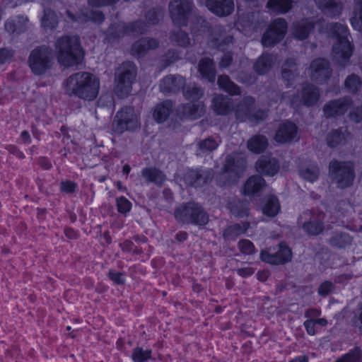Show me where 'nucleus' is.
I'll list each match as a JSON object with an SVG mask.
<instances>
[{
  "label": "nucleus",
  "instance_id": "nucleus-19",
  "mask_svg": "<svg viewBox=\"0 0 362 362\" xmlns=\"http://www.w3.org/2000/svg\"><path fill=\"white\" fill-rule=\"evenodd\" d=\"M308 72L311 77L315 80H317L319 78H327L330 73L328 64L323 59L313 61Z\"/></svg>",
  "mask_w": 362,
  "mask_h": 362
},
{
  "label": "nucleus",
  "instance_id": "nucleus-55",
  "mask_svg": "<svg viewBox=\"0 0 362 362\" xmlns=\"http://www.w3.org/2000/svg\"><path fill=\"white\" fill-rule=\"evenodd\" d=\"M237 272L240 276L243 277H247L252 275L254 273V269L252 267H245L238 269L237 270Z\"/></svg>",
  "mask_w": 362,
  "mask_h": 362
},
{
  "label": "nucleus",
  "instance_id": "nucleus-43",
  "mask_svg": "<svg viewBox=\"0 0 362 362\" xmlns=\"http://www.w3.org/2000/svg\"><path fill=\"white\" fill-rule=\"evenodd\" d=\"M57 19L56 14L51 11H46L42 19V25L45 28H52L57 25Z\"/></svg>",
  "mask_w": 362,
  "mask_h": 362
},
{
  "label": "nucleus",
  "instance_id": "nucleus-15",
  "mask_svg": "<svg viewBox=\"0 0 362 362\" xmlns=\"http://www.w3.org/2000/svg\"><path fill=\"white\" fill-rule=\"evenodd\" d=\"M206 6L211 12L220 16L230 14L234 8L233 0H207Z\"/></svg>",
  "mask_w": 362,
  "mask_h": 362
},
{
  "label": "nucleus",
  "instance_id": "nucleus-31",
  "mask_svg": "<svg viewBox=\"0 0 362 362\" xmlns=\"http://www.w3.org/2000/svg\"><path fill=\"white\" fill-rule=\"evenodd\" d=\"M268 8L278 13H284L288 11L291 7V0H270L267 4Z\"/></svg>",
  "mask_w": 362,
  "mask_h": 362
},
{
  "label": "nucleus",
  "instance_id": "nucleus-11",
  "mask_svg": "<svg viewBox=\"0 0 362 362\" xmlns=\"http://www.w3.org/2000/svg\"><path fill=\"white\" fill-rule=\"evenodd\" d=\"M260 258L262 261L270 264H281L291 260V252L286 245L281 244L279 250L275 253L262 251Z\"/></svg>",
  "mask_w": 362,
  "mask_h": 362
},
{
  "label": "nucleus",
  "instance_id": "nucleus-27",
  "mask_svg": "<svg viewBox=\"0 0 362 362\" xmlns=\"http://www.w3.org/2000/svg\"><path fill=\"white\" fill-rule=\"evenodd\" d=\"M267 146V140L264 136H255L251 138L247 143L248 149L254 153H260Z\"/></svg>",
  "mask_w": 362,
  "mask_h": 362
},
{
  "label": "nucleus",
  "instance_id": "nucleus-41",
  "mask_svg": "<svg viewBox=\"0 0 362 362\" xmlns=\"http://www.w3.org/2000/svg\"><path fill=\"white\" fill-rule=\"evenodd\" d=\"M272 57L269 55L262 56L255 65V69L257 72L260 74L266 73L269 68L271 66Z\"/></svg>",
  "mask_w": 362,
  "mask_h": 362
},
{
  "label": "nucleus",
  "instance_id": "nucleus-56",
  "mask_svg": "<svg viewBox=\"0 0 362 362\" xmlns=\"http://www.w3.org/2000/svg\"><path fill=\"white\" fill-rule=\"evenodd\" d=\"M117 0H89V4L93 6H101L111 3H114Z\"/></svg>",
  "mask_w": 362,
  "mask_h": 362
},
{
  "label": "nucleus",
  "instance_id": "nucleus-44",
  "mask_svg": "<svg viewBox=\"0 0 362 362\" xmlns=\"http://www.w3.org/2000/svg\"><path fill=\"white\" fill-rule=\"evenodd\" d=\"M116 204L117 210L121 214L128 213L130 211L132 206V203L124 197L117 198Z\"/></svg>",
  "mask_w": 362,
  "mask_h": 362
},
{
  "label": "nucleus",
  "instance_id": "nucleus-35",
  "mask_svg": "<svg viewBox=\"0 0 362 362\" xmlns=\"http://www.w3.org/2000/svg\"><path fill=\"white\" fill-rule=\"evenodd\" d=\"M218 83L221 88L232 95H236L240 93L239 88L231 82L227 76H221L218 78Z\"/></svg>",
  "mask_w": 362,
  "mask_h": 362
},
{
  "label": "nucleus",
  "instance_id": "nucleus-47",
  "mask_svg": "<svg viewBox=\"0 0 362 362\" xmlns=\"http://www.w3.org/2000/svg\"><path fill=\"white\" fill-rule=\"evenodd\" d=\"M240 250L246 255L252 254L255 252V247L252 243L248 240H242L238 243Z\"/></svg>",
  "mask_w": 362,
  "mask_h": 362
},
{
  "label": "nucleus",
  "instance_id": "nucleus-34",
  "mask_svg": "<svg viewBox=\"0 0 362 362\" xmlns=\"http://www.w3.org/2000/svg\"><path fill=\"white\" fill-rule=\"evenodd\" d=\"M299 175L303 179L313 182L318 177L319 170L315 165H310L302 168L299 171Z\"/></svg>",
  "mask_w": 362,
  "mask_h": 362
},
{
  "label": "nucleus",
  "instance_id": "nucleus-1",
  "mask_svg": "<svg viewBox=\"0 0 362 362\" xmlns=\"http://www.w3.org/2000/svg\"><path fill=\"white\" fill-rule=\"evenodd\" d=\"M100 88V79L86 71L71 75L64 83L65 92L68 95L88 101H93L98 97Z\"/></svg>",
  "mask_w": 362,
  "mask_h": 362
},
{
  "label": "nucleus",
  "instance_id": "nucleus-50",
  "mask_svg": "<svg viewBox=\"0 0 362 362\" xmlns=\"http://www.w3.org/2000/svg\"><path fill=\"white\" fill-rule=\"evenodd\" d=\"M184 94L187 98L198 99L202 95V91L197 87H193L192 90L185 88Z\"/></svg>",
  "mask_w": 362,
  "mask_h": 362
},
{
  "label": "nucleus",
  "instance_id": "nucleus-21",
  "mask_svg": "<svg viewBox=\"0 0 362 362\" xmlns=\"http://www.w3.org/2000/svg\"><path fill=\"white\" fill-rule=\"evenodd\" d=\"M264 180L259 176L250 177L243 188V192L245 195H253L259 192L264 186Z\"/></svg>",
  "mask_w": 362,
  "mask_h": 362
},
{
  "label": "nucleus",
  "instance_id": "nucleus-39",
  "mask_svg": "<svg viewBox=\"0 0 362 362\" xmlns=\"http://www.w3.org/2000/svg\"><path fill=\"white\" fill-rule=\"evenodd\" d=\"M157 45L158 42L154 39H143L134 44V49L138 54H141L145 51L156 47Z\"/></svg>",
  "mask_w": 362,
  "mask_h": 362
},
{
  "label": "nucleus",
  "instance_id": "nucleus-10",
  "mask_svg": "<svg viewBox=\"0 0 362 362\" xmlns=\"http://www.w3.org/2000/svg\"><path fill=\"white\" fill-rule=\"evenodd\" d=\"M191 4L186 0H173L169 6V11L173 23L182 26L186 24Z\"/></svg>",
  "mask_w": 362,
  "mask_h": 362
},
{
  "label": "nucleus",
  "instance_id": "nucleus-36",
  "mask_svg": "<svg viewBox=\"0 0 362 362\" xmlns=\"http://www.w3.org/2000/svg\"><path fill=\"white\" fill-rule=\"evenodd\" d=\"M142 174L147 180L154 182L156 184L160 185L165 180L162 172L155 168L146 169L143 170Z\"/></svg>",
  "mask_w": 362,
  "mask_h": 362
},
{
  "label": "nucleus",
  "instance_id": "nucleus-58",
  "mask_svg": "<svg viewBox=\"0 0 362 362\" xmlns=\"http://www.w3.org/2000/svg\"><path fill=\"white\" fill-rule=\"evenodd\" d=\"M356 326L362 329V305L359 308L354 319Z\"/></svg>",
  "mask_w": 362,
  "mask_h": 362
},
{
  "label": "nucleus",
  "instance_id": "nucleus-54",
  "mask_svg": "<svg viewBox=\"0 0 362 362\" xmlns=\"http://www.w3.org/2000/svg\"><path fill=\"white\" fill-rule=\"evenodd\" d=\"M109 276L112 281L117 284H122L124 282V279L121 273L110 272Z\"/></svg>",
  "mask_w": 362,
  "mask_h": 362
},
{
  "label": "nucleus",
  "instance_id": "nucleus-14",
  "mask_svg": "<svg viewBox=\"0 0 362 362\" xmlns=\"http://www.w3.org/2000/svg\"><path fill=\"white\" fill-rule=\"evenodd\" d=\"M325 24L324 21H314L310 20H304L301 22L297 23L294 26L293 35L298 39L303 40L307 37L310 32L311 28H317L320 33H323V25Z\"/></svg>",
  "mask_w": 362,
  "mask_h": 362
},
{
  "label": "nucleus",
  "instance_id": "nucleus-62",
  "mask_svg": "<svg viewBox=\"0 0 362 362\" xmlns=\"http://www.w3.org/2000/svg\"><path fill=\"white\" fill-rule=\"evenodd\" d=\"M8 51L6 49H0V63H3L7 58L10 57Z\"/></svg>",
  "mask_w": 362,
  "mask_h": 362
},
{
  "label": "nucleus",
  "instance_id": "nucleus-20",
  "mask_svg": "<svg viewBox=\"0 0 362 362\" xmlns=\"http://www.w3.org/2000/svg\"><path fill=\"white\" fill-rule=\"evenodd\" d=\"M204 106L201 103L187 104L179 108V114L181 117L195 119L199 117L204 112Z\"/></svg>",
  "mask_w": 362,
  "mask_h": 362
},
{
  "label": "nucleus",
  "instance_id": "nucleus-57",
  "mask_svg": "<svg viewBox=\"0 0 362 362\" xmlns=\"http://www.w3.org/2000/svg\"><path fill=\"white\" fill-rule=\"evenodd\" d=\"M195 178L197 180L199 179V177L198 176L197 173L194 170H190V171H189L185 179H186L187 182L189 185H194L195 182V180H194Z\"/></svg>",
  "mask_w": 362,
  "mask_h": 362
},
{
  "label": "nucleus",
  "instance_id": "nucleus-2",
  "mask_svg": "<svg viewBox=\"0 0 362 362\" xmlns=\"http://www.w3.org/2000/svg\"><path fill=\"white\" fill-rule=\"evenodd\" d=\"M55 54L58 62L64 66L77 64L83 57V52L76 36H63L55 42Z\"/></svg>",
  "mask_w": 362,
  "mask_h": 362
},
{
  "label": "nucleus",
  "instance_id": "nucleus-28",
  "mask_svg": "<svg viewBox=\"0 0 362 362\" xmlns=\"http://www.w3.org/2000/svg\"><path fill=\"white\" fill-rule=\"evenodd\" d=\"M352 240V238L347 233H339L334 234V235L330 239V243L333 246L339 248H345L347 246L351 245Z\"/></svg>",
  "mask_w": 362,
  "mask_h": 362
},
{
  "label": "nucleus",
  "instance_id": "nucleus-40",
  "mask_svg": "<svg viewBox=\"0 0 362 362\" xmlns=\"http://www.w3.org/2000/svg\"><path fill=\"white\" fill-rule=\"evenodd\" d=\"M151 356V350L143 349L141 347L135 348L132 354V358L134 362H146Z\"/></svg>",
  "mask_w": 362,
  "mask_h": 362
},
{
  "label": "nucleus",
  "instance_id": "nucleus-3",
  "mask_svg": "<svg viewBox=\"0 0 362 362\" xmlns=\"http://www.w3.org/2000/svg\"><path fill=\"white\" fill-rule=\"evenodd\" d=\"M330 29L327 30L329 35L336 37L337 42L333 47L334 57L337 59H348L352 54L351 45L347 38L348 28L343 24H335L329 25Z\"/></svg>",
  "mask_w": 362,
  "mask_h": 362
},
{
  "label": "nucleus",
  "instance_id": "nucleus-42",
  "mask_svg": "<svg viewBox=\"0 0 362 362\" xmlns=\"http://www.w3.org/2000/svg\"><path fill=\"white\" fill-rule=\"evenodd\" d=\"M335 362H362L361 351L358 349H355L338 358Z\"/></svg>",
  "mask_w": 362,
  "mask_h": 362
},
{
  "label": "nucleus",
  "instance_id": "nucleus-64",
  "mask_svg": "<svg viewBox=\"0 0 362 362\" xmlns=\"http://www.w3.org/2000/svg\"><path fill=\"white\" fill-rule=\"evenodd\" d=\"M351 119L356 122H358L362 119V115H358L355 111H352L350 114Z\"/></svg>",
  "mask_w": 362,
  "mask_h": 362
},
{
  "label": "nucleus",
  "instance_id": "nucleus-29",
  "mask_svg": "<svg viewBox=\"0 0 362 362\" xmlns=\"http://www.w3.org/2000/svg\"><path fill=\"white\" fill-rule=\"evenodd\" d=\"M181 82H182L181 77L170 76L163 79L160 87L161 90L164 93L171 92L173 91L178 86V83Z\"/></svg>",
  "mask_w": 362,
  "mask_h": 362
},
{
  "label": "nucleus",
  "instance_id": "nucleus-63",
  "mask_svg": "<svg viewBox=\"0 0 362 362\" xmlns=\"http://www.w3.org/2000/svg\"><path fill=\"white\" fill-rule=\"evenodd\" d=\"M6 28L8 31L17 32L18 30L15 22L13 23L10 21L7 22L6 23Z\"/></svg>",
  "mask_w": 362,
  "mask_h": 362
},
{
  "label": "nucleus",
  "instance_id": "nucleus-13",
  "mask_svg": "<svg viewBox=\"0 0 362 362\" xmlns=\"http://www.w3.org/2000/svg\"><path fill=\"white\" fill-rule=\"evenodd\" d=\"M245 168V161L243 158L235 160L233 158H229L225 164V170L223 173V177H230L233 178V181L228 180L224 182L223 185H230L233 182L235 181L241 174L243 173Z\"/></svg>",
  "mask_w": 362,
  "mask_h": 362
},
{
  "label": "nucleus",
  "instance_id": "nucleus-24",
  "mask_svg": "<svg viewBox=\"0 0 362 362\" xmlns=\"http://www.w3.org/2000/svg\"><path fill=\"white\" fill-rule=\"evenodd\" d=\"M173 104L170 101H165L158 105L153 111V116L158 122H163L166 120L171 112Z\"/></svg>",
  "mask_w": 362,
  "mask_h": 362
},
{
  "label": "nucleus",
  "instance_id": "nucleus-38",
  "mask_svg": "<svg viewBox=\"0 0 362 362\" xmlns=\"http://www.w3.org/2000/svg\"><path fill=\"white\" fill-rule=\"evenodd\" d=\"M230 212L235 216L243 217L248 215V207L245 202L237 201L229 205Z\"/></svg>",
  "mask_w": 362,
  "mask_h": 362
},
{
  "label": "nucleus",
  "instance_id": "nucleus-46",
  "mask_svg": "<svg viewBox=\"0 0 362 362\" xmlns=\"http://www.w3.org/2000/svg\"><path fill=\"white\" fill-rule=\"evenodd\" d=\"M250 226L249 223L244 222L241 224L235 225L230 227L225 233L224 235L227 236L229 233H234L236 235L244 233L247 231Z\"/></svg>",
  "mask_w": 362,
  "mask_h": 362
},
{
  "label": "nucleus",
  "instance_id": "nucleus-23",
  "mask_svg": "<svg viewBox=\"0 0 362 362\" xmlns=\"http://www.w3.org/2000/svg\"><path fill=\"white\" fill-rule=\"evenodd\" d=\"M349 105L346 100L334 101L325 105L324 112L327 117H334L344 113Z\"/></svg>",
  "mask_w": 362,
  "mask_h": 362
},
{
  "label": "nucleus",
  "instance_id": "nucleus-60",
  "mask_svg": "<svg viewBox=\"0 0 362 362\" xmlns=\"http://www.w3.org/2000/svg\"><path fill=\"white\" fill-rule=\"evenodd\" d=\"M89 18L91 21L99 23L103 21L104 17H103V15L102 14V13L97 11V12L93 13L91 14V16L89 17Z\"/></svg>",
  "mask_w": 362,
  "mask_h": 362
},
{
  "label": "nucleus",
  "instance_id": "nucleus-45",
  "mask_svg": "<svg viewBox=\"0 0 362 362\" xmlns=\"http://www.w3.org/2000/svg\"><path fill=\"white\" fill-rule=\"evenodd\" d=\"M219 144V141L214 139L209 138L206 140L201 141L199 144V150L202 152L211 151L216 149Z\"/></svg>",
  "mask_w": 362,
  "mask_h": 362
},
{
  "label": "nucleus",
  "instance_id": "nucleus-25",
  "mask_svg": "<svg viewBox=\"0 0 362 362\" xmlns=\"http://www.w3.org/2000/svg\"><path fill=\"white\" fill-rule=\"evenodd\" d=\"M230 99L219 95L213 100V108L218 115H227L230 110Z\"/></svg>",
  "mask_w": 362,
  "mask_h": 362
},
{
  "label": "nucleus",
  "instance_id": "nucleus-37",
  "mask_svg": "<svg viewBox=\"0 0 362 362\" xmlns=\"http://www.w3.org/2000/svg\"><path fill=\"white\" fill-rule=\"evenodd\" d=\"M305 232L310 235H318L322 230V225L315 217H312L308 222L303 224Z\"/></svg>",
  "mask_w": 362,
  "mask_h": 362
},
{
  "label": "nucleus",
  "instance_id": "nucleus-6",
  "mask_svg": "<svg viewBox=\"0 0 362 362\" xmlns=\"http://www.w3.org/2000/svg\"><path fill=\"white\" fill-rule=\"evenodd\" d=\"M329 175L339 187H346L354 180L352 164L332 161L329 164Z\"/></svg>",
  "mask_w": 362,
  "mask_h": 362
},
{
  "label": "nucleus",
  "instance_id": "nucleus-26",
  "mask_svg": "<svg viewBox=\"0 0 362 362\" xmlns=\"http://www.w3.org/2000/svg\"><path fill=\"white\" fill-rule=\"evenodd\" d=\"M199 71L201 75L209 81H214L215 71L212 62L209 59H203L199 64Z\"/></svg>",
  "mask_w": 362,
  "mask_h": 362
},
{
  "label": "nucleus",
  "instance_id": "nucleus-51",
  "mask_svg": "<svg viewBox=\"0 0 362 362\" xmlns=\"http://www.w3.org/2000/svg\"><path fill=\"white\" fill-rule=\"evenodd\" d=\"M172 39L180 45H185L189 42L188 37L182 32L173 34L172 36Z\"/></svg>",
  "mask_w": 362,
  "mask_h": 362
},
{
  "label": "nucleus",
  "instance_id": "nucleus-9",
  "mask_svg": "<svg viewBox=\"0 0 362 362\" xmlns=\"http://www.w3.org/2000/svg\"><path fill=\"white\" fill-rule=\"evenodd\" d=\"M286 23L282 18L273 21L268 30L263 35L262 43L264 47L272 46L279 42L285 35Z\"/></svg>",
  "mask_w": 362,
  "mask_h": 362
},
{
  "label": "nucleus",
  "instance_id": "nucleus-52",
  "mask_svg": "<svg viewBox=\"0 0 362 362\" xmlns=\"http://www.w3.org/2000/svg\"><path fill=\"white\" fill-rule=\"evenodd\" d=\"M315 325L316 322L313 319L307 320L304 322L305 329L310 335H314L316 333V330L315 329Z\"/></svg>",
  "mask_w": 362,
  "mask_h": 362
},
{
  "label": "nucleus",
  "instance_id": "nucleus-16",
  "mask_svg": "<svg viewBox=\"0 0 362 362\" xmlns=\"http://www.w3.org/2000/svg\"><path fill=\"white\" fill-rule=\"evenodd\" d=\"M297 136V129L295 124L286 122L279 126L275 140L278 143L284 144L294 139Z\"/></svg>",
  "mask_w": 362,
  "mask_h": 362
},
{
  "label": "nucleus",
  "instance_id": "nucleus-33",
  "mask_svg": "<svg viewBox=\"0 0 362 362\" xmlns=\"http://www.w3.org/2000/svg\"><path fill=\"white\" fill-rule=\"evenodd\" d=\"M319 97L318 91L313 87H308L303 89L300 102L307 105H310L316 102Z\"/></svg>",
  "mask_w": 362,
  "mask_h": 362
},
{
  "label": "nucleus",
  "instance_id": "nucleus-5",
  "mask_svg": "<svg viewBox=\"0 0 362 362\" xmlns=\"http://www.w3.org/2000/svg\"><path fill=\"white\" fill-rule=\"evenodd\" d=\"M175 216L180 221L191 222L200 226L206 224L209 221L202 209L194 203L179 206L175 212Z\"/></svg>",
  "mask_w": 362,
  "mask_h": 362
},
{
  "label": "nucleus",
  "instance_id": "nucleus-59",
  "mask_svg": "<svg viewBox=\"0 0 362 362\" xmlns=\"http://www.w3.org/2000/svg\"><path fill=\"white\" fill-rule=\"evenodd\" d=\"M320 315V311L317 309H309L306 311L305 316L308 320L318 317Z\"/></svg>",
  "mask_w": 362,
  "mask_h": 362
},
{
  "label": "nucleus",
  "instance_id": "nucleus-4",
  "mask_svg": "<svg viewBox=\"0 0 362 362\" xmlns=\"http://www.w3.org/2000/svg\"><path fill=\"white\" fill-rule=\"evenodd\" d=\"M138 127V115L132 107H124L117 112L112 122V131L117 134L134 130Z\"/></svg>",
  "mask_w": 362,
  "mask_h": 362
},
{
  "label": "nucleus",
  "instance_id": "nucleus-32",
  "mask_svg": "<svg viewBox=\"0 0 362 362\" xmlns=\"http://www.w3.org/2000/svg\"><path fill=\"white\" fill-rule=\"evenodd\" d=\"M349 134L346 131H335L328 137L327 144L329 146L334 147L346 143Z\"/></svg>",
  "mask_w": 362,
  "mask_h": 362
},
{
  "label": "nucleus",
  "instance_id": "nucleus-49",
  "mask_svg": "<svg viewBox=\"0 0 362 362\" xmlns=\"http://www.w3.org/2000/svg\"><path fill=\"white\" fill-rule=\"evenodd\" d=\"M334 289V285L330 281H325L321 284L318 288V293L320 296H327Z\"/></svg>",
  "mask_w": 362,
  "mask_h": 362
},
{
  "label": "nucleus",
  "instance_id": "nucleus-7",
  "mask_svg": "<svg viewBox=\"0 0 362 362\" xmlns=\"http://www.w3.org/2000/svg\"><path fill=\"white\" fill-rule=\"evenodd\" d=\"M51 55V50L45 46L33 49L28 59V64L33 72L37 75L45 73L50 66Z\"/></svg>",
  "mask_w": 362,
  "mask_h": 362
},
{
  "label": "nucleus",
  "instance_id": "nucleus-18",
  "mask_svg": "<svg viewBox=\"0 0 362 362\" xmlns=\"http://www.w3.org/2000/svg\"><path fill=\"white\" fill-rule=\"evenodd\" d=\"M316 5L322 11L329 16H339L342 10L339 0H315Z\"/></svg>",
  "mask_w": 362,
  "mask_h": 362
},
{
  "label": "nucleus",
  "instance_id": "nucleus-30",
  "mask_svg": "<svg viewBox=\"0 0 362 362\" xmlns=\"http://www.w3.org/2000/svg\"><path fill=\"white\" fill-rule=\"evenodd\" d=\"M356 8L354 16L351 18V24L354 29L361 31L362 30V0H354Z\"/></svg>",
  "mask_w": 362,
  "mask_h": 362
},
{
  "label": "nucleus",
  "instance_id": "nucleus-61",
  "mask_svg": "<svg viewBox=\"0 0 362 362\" xmlns=\"http://www.w3.org/2000/svg\"><path fill=\"white\" fill-rule=\"evenodd\" d=\"M231 59L232 58H231L230 54H229V53L225 54L220 62V66L222 67L228 66L231 62Z\"/></svg>",
  "mask_w": 362,
  "mask_h": 362
},
{
  "label": "nucleus",
  "instance_id": "nucleus-22",
  "mask_svg": "<svg viewBox=\"0 0 362 362\" xmlns=\"http://www.w3.org/2000/svg\"><path fill=\"white\" fill-rule=\"evenodd\" d=\"M281 206L279 200L274 196L266 198L262 206L263 214L269 217L276 216L280 211Z\"/></svg>",
  "mask_w": 362,
  "mask_h": 362
},
{
  "label": "nucleus",
  "instance_id": "nucleus-12",
  "mask_svg": "<svg viewBox=\"0 0 362 362\" xmlns=\"http://www.w3.org/2000/svg\"><path fill=\"white\" fill-rule=\"evenodd\" d=\"M252 104L253 100L252 98H245L243 102L237 105L235 110L236 118L240 121H245L248 119L252 122H257L263 119L266 116L263 112L260 113V116L251 115Z\"/></svg>",
  "mask_w": 362,
  "mask_h": 362
},
{
  "label": "nucleus",
  "instance_id": "nucleus-48",
  "mask_svg": "<svg viewBox=\"0 0 362 362\" xmlns=\"http://www.w3.org/2000/svg\"><path fill=\"white\" fill-rule=\"evenodd\" d=\"M345 85L351 91H354L360 86L361 81L358 76L352 75L347 78Z\"/></svg>",
  "mask_w": 362,
  "mask_h": 362
},
{
  "label": "nucleus",
  "instance_id": "nucleus-8",
  "mask_svg": "<svg viewBox=\"0 0 362 362\" xmlns=\"http://www.w3.org/2000/svg\"><path fill=\"white\" fill-rule=\"evenodd\" d=\"M135 76L134 64L131 62L122 64L118 68L116 74V91L122 95L129 93Z\"/></svg>",
  "mask_w": 362,
  "mask_h": 362
},
{
  "label": "nucleus",
  "instance_id": "nucleus-53",
  "mask_svg": "<svg viewBox=\"0 0 362 362\" xmlns=\"http://www.w3.org/2000/svg\"><path fill=\"white\" fill-rule=\"evenodd\" d=\"M76 185L71 181L62 182L61 184V189L65 192H72L74 191Z\"/></svg>",
  "mask_w": 362,
  "mask_h": 362
},
{
  "label": "nucleus",
  "instance_id": "nucleus-17",
  "mask_svg": "<svg viewBox=\"0 0 362 362\" xmlns=\"http://www.w3.org/2000/svg\"><path fill=\"white\" fill-rule=\"evenodd\" d=\"M256 168L259 173L265 175L274 176L279 169V165L276 159L264 156L256 163Z\"/></svg>",
  "mask_w": 362,
  "mask_h": 362
}]
</instances>
